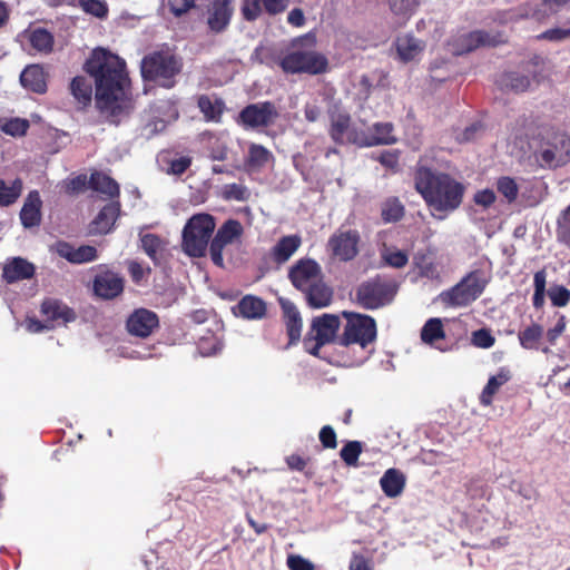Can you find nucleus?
I'll return each instance as SVG.
<instances>
[{
    "instance_id": "1",
    "label": "nucleus",
    "mask_w": 570,
    "mask_h": 570,
    "mask_svg": "<svg viewBox=\"0 0 570 570\" xmlns=\"http://www.w3.org/2000/svg\"><path fill=\"white\" fill-rule=\"evenodd\" d=\"M85 70L95 79L97 108L111 116L120 115L130 94L126 61L107 49L96 48Z\"/></svg>"
},
{
    "instance_id": "2",
    "label": "nucleus",
    "mask_w": 570,
    "mask_h": 570,
    "mask_svg": "<svg viewBox=\"0 0 570 570\" xmlns=\"http://www.w3.org/2000/svg\"><path fill=\"white\" fill-rule=\"evenodd\" d=\"M414 188L431 210V215L442 220L458 209L464 197L465 187L450 174L419 166L414 173Z\"/></svg>"
},
{
    "instance_id": "3",
    "label": "nucleus",
    "mask_w": 570,
    "mask_h": 570,
    "mask_svg": "<svg viewBox=\"0 0 570 570\" xmlns=\"http://www.w3.org/2000/svg\"><path fill=\"white\" fill-rule=\"evenodd\" d=\"M316 36L307 32L291 41L286 53L279 60V67L285 73L321 75L327 71L328 60L316 50Z\"/></svg>"
},
{
    "instance_id": "4",
    "label": "nucleus",
    "mask_w": 570,
    "mask_h": 570,
    "mask_svg": "<svg viewBox=\"0 0 570 570\" xmlns=\"http://www.w3.org/2000/svg\"><path fill=\"white\" fill-rule=\"evenodd\" d=\"M183 58L170 50H156L146 55L140 63L141 77L145 81L158 83L160 87L171 89L176 85V77L181 73Z\"/></svg>"
},
{
    "instance_id": "5",
    "label": "nucleus",
    "mask_w": 570,
    "mask_h": 570,
    "mask_svg": "<svg viewBox=\"0 0 570 570\" xmlns=\"http://www.w3.org/2000/svg\"><path fill=\"white\" fill-rule=\"evenodd\" d=\"M216 228V219L208 213L193 215L185 224L181 233V246L190 257L205 256L213 233Z\"/></svg>"
},
{
    "instance_id": "6",
    "label": "nucleus",
    "mask_w": 570,
    "mask_h": 570,
    "mask_svg": "<svg viewBox=\"0 0 570 570\" xmlns=\"http://www.w3.org/2000/svg\"><path fill=\"white\" fill-rule=\"evenodd\" d=\"M397 289L393 278L377 274L358 285L356 303L365 309H379L393 302Z\"/></svg>"
},
{
    "instance_id": "7",
    "label": "nucleus",
    "mask_w": 570,
    "mask_h": 570,
    "mask_svg": "<svg viewBox=\"0 0 570 570\" xmlns=\"http://www.w3.org/2000/svg\"><path fill=\"white\" fill-rule=\"evenodd\" d=\"M342 316L346 320V324L342 335L337 337L338 345L358 344L366 347L376 340V322L372 316L347 311L342 312Z\"/></svg>"
},
{
    "instance_id": "8",
    "label": "nucleus",
    "mask_w": 570,
    "mask_h": 570,
    "mask_svg": "<svg viewBox=\"0 0 570 570\" xmlns=\"http://www.w3.org/2000/svg\"><path fill=\"white\" fill-rule=\"evenodd\" d=\"M487 281L479 271L470 272L456 285L441 293V299L449 306L464 307L476 301L483 293Z\"/></svg>"
},
{
    "instance_id": "9",
    "label": "nucleus",
    "mask_w": 570,
    "mask_h": 570,
    "mask_svg": "<svg viewBox=\"0 0 570 570\" xmlns=\"http://www.w3.org/2000/svg\"><path fill=\"white\" fill-rule=\"evenodd\" d=\"M279 111L273 101L265 100L245 106L238 114L236 122L244 129H258L273 126Z\"/></svg>"
},
{
    "instance_id": "10",
    "label": "nucleus",
    "mask_w": 570,
    "mask_h": 570,
    "mask_svg": "<svg viewBox=\"0 0 570 570\" xmlns=\"http://www.w3.org/2000/svg\"><path fill=\"white\" fill-rule=\"evenodd\" d=\"M244 234V227L237 219L229 218L217 229L209 245V254L212 262L224 267L223 250L227 245L239 240Z\"/></svg>"
},
{
    "instance_id": "11",
    "label": "nucleus",
    "mask_w": 570,
    "mask_h": 570,
    "mask_svg": "<svg viewBox=\"0 0 570 570\" xmlns=\"http://www.w3.org/2000/svg\"><path fill=\"white\" fill-rule=\"evenodd\" d=\"M361 235L356 229L336 230L327 242L332 256L340 262H351L360 253Z\"/></svg>"
},
{
    "instance_id": "12",
    "label": "nucleus",
    "mask_w": 570,
    "mask_h": 570,
    "mask_svg": "<svg viewBox=\"0 0 570 570\" xmlns=\"http://www.w3.org/2000/svg\"><path fill=\"white\" fill-rule=\"evenodd\" d=\"M125 278L109 268H101L92 282V291L101 299L110 301L124 293Z\"/></svg>"
},
{
    "instance_id": "13",
    "label": "nucleus",
    "mask_w": 570,
    "mask_h": 570,
    "mask_svg": "<svg viewBox=\"0 0 570 570\" xmlns=\"http://www.w3.org/2000/svg\"><path fill=\"white\" fill-rule=\"evenodd\" d=\"M288 278L293 286L303 293L322 278V268L312 258H301L289 268Z\"/></svg>"
},
{
    "instance_id": "14",
    "label": "nucleus",
    "mask_w": 570,
    "mask_h": 570,
    "mask_svg": "<svg viewBox=\"0 0 570 570\" xmlns=\"http://www.w3.org/2000/svg\"><path fill=\"white\" fill-rule=\"evenodd\" d=\"M394 126L392 122H376L373 125V134L352 130L348 135V144L358 147H373L379 145H392L396 142L393 136Z\"/></svg>"
},
{
    "instance_id": "15",
    "label": "nucleus",
    "mask_w": 570,
    "mask_h": 570,
    "mask_svg": "<svg viewBox=\"0 0 570 570\" xmlns=\"http://www.w3.org/2000/svg\"><path fill=\"white\" fill-rule=\"evenodd\" d=\"M159 327L158 315L148 308H136L126 321V328L132 336L146 338Z\"/></svg>"
},
{
    "instance_id": "16",
    "label": "nucleus",
    "mask_w": 570,
    "mask_h": 570,
    "mask_svg": "<svg viewBox=\"0 0 570 570\" xmlns=\"http://www.w3.org/2000/svg\"><path fill=\"white\" fill-rule=\"evenodd\" d=\"M206 13L209 31L222 33L230 24L234 14V0H210Z\"/></svg>"
},
{
    "instance_id": "17",
    "label": "nucleus",
    "mask_w": 570,
    "mask_h": 570,
    "mask_svg": "<svg viewBox=\"0 0 570 570\" xmlns=\"http://www.w3.org/2000/svg\"><path fill=\"white\" fill-rule=\"evenodd\" d=\"M289 6V0H243L240 13L245 21H256L263 12L268 16L283 13Z\"/></svg>"
},
{
    "instance_id": "18",
    "label": "nucleus",
    "mask_w": 570,
    "mask_h": 570,
    "mask_svg": "<svg viewBox=\"0 0 570 570\" xmlns=\"http://www.w3.org/2000/svg\"><path fill=\"white\" fill-rule=\"evenodd\" d=\"M327 114L330 118L328 135L331 139L337 145H343L345 141L348 142L350 132L356 130L352 127L351 115L342 109L340 102L331 106Z\"/></svg>"
},
{
    "instance_id": "19",
    "label": "nucleus",
    "mask_w": 570,
    "mask_h": 570,
    "mask_svg": "<svg viewBox=\"0 0 570 570\" xmlns=\"http://www.w3.org/2000/svg\"><path fill=\"white\" fill-rule=\"evenodd\" d=\"M121 210L119 200H112L105 205L89 225L90 235H106L110 233Z\"/></svg>"
},
{
    "instance_id": "20",
    "label": "nucleus",
    "mask_w": 570,
    "mask_h": 570,
    "mask_svg": "<svg viewBox=\"0 0 570 570\" xmlns=\"http://www.w3.org/2000/svg\"><path fill=\"white\" fill-rule=\"evenodd\" d=\"M56 253L67 259L71 264H85L94 262L98 258V252L96 247L91 245H81L75 248L70 243L65 240L57 242Z\"/></svg>"
},
{
    "instance_id": "21",
    "label": "nucleus",
    "mask_w": 570,
    "mask_h": 570,
    "mask_svg": "<svg viewBox=\"0 0 570 570\" xmlns=\"http://www.w3.org/2000/svg\"><path fill=\"white\" fill-rule=\"evenodd\" d=\"M40 313L48 324L55 323H69L76 320V314L72 308L67 306L60 299L46 298L41 303Z\"/></svg>"
},
{
    "instance_id": "22",
    "label": "nucleus",
    "mask_w": 570,
    "mask_h": 570,
    "mask_svg": "<svg viewBox=\"0 0 570 570\" xmlns=\"http://www.w3.org/2000/svg\"><path fill=\"white\" fill-rule=\"evenodd\" d=\"M340 325V317L334 314H323L320 317H315L312 322V332L315 333L314 341H318L320 344L337 341L338 336L336 334Z\"/></svg>"
},
{
    "instance_id": "23",
    "label": "nucleus",
    "mask_w": 570,
    "mask_h": 570,
    "mask_svg": "<svg viewBox=\"0 0 570 570\" xmlns=\"http://www.w3.org/2000/svg\"><path fill=\"white\" fill-rule=\"evenodd\" d=\"M233 314L245 320H261L266 315L267 306L264 299L255 295H245L235 306Z\"/></svg>"
},
{
    "instance_id": "24",
    "label": "nucleus",
    "mask_w": 570,
    "mask_h": 570,
    "mask_svg": "<svg viewBox=\"0 0 570 570\" xmlns=\"http://www.w3.org/2000/svg\"><path fill=\"white\" fill-rule=\"evenodd\" d=\"M35 275V266L22 257H14L4 264L2 278L9 283H16L21 279H29Z\"/></svg>"
},
{
    "instance_id": "25",
    "label": "nucleus",
    "mask_w": 570,
    "mask_h": 570,
    "mask_svg": "<svg viewBox=\"0 0 570 570\" xmlns=\"http://www.w3.org/2000/svg\"><path fill=\"white\" fill-rule=\"evenodd\" d=\"M302 238L299 235H287L281 237L271 249V258L276 265L285 264L299 248Z\"/></svg>"
},
{
    "instance_id": "26",
    "label": "nucleus",
    "mask_w": 570,
    "mask_h": 570,
    "mask_svg": "<svg viewBox=\"0 0 570 570\" xmlns=\"http://www.w3.org/2000/svg\"><path fill=\"white\" fill-rule=\"evenodd\" d=\"M41 205L40 195L37 190H31L20 210L21 224L26 228L38 226L41 222Z\"/></svg>"
},
{
    "instance_id": "27",
    "label": "nucleus",
    "mask_w": 570,
    "mask_h": 570,
    "mask_svg": "<svg viewBox=\"0 0 570 570\" xmlns=\"http://www.w3.org/2000/svg\"><path fill=\"white\" fill-rule=\"evenodd\" d=\"M197 107L207 122H220L225 111V101L216 96L199 95Z\"/></svg>"
},
{
    "instance_id": "28",
    "label": "nucleus",
    "mask_w": 570,
    "mask_h": 570,
    "mask_svg": "<svg viewBox=\"0 0 570 570\" xmlns=\"http://www.w3.org/2000/svg\"><path fill=\"white\" fill-rule=\"evenodd\" d=\"M283 317L288 335V343L296 344L301 338L302 317L296 306L289 301H281Z\"/></svg>"
},
{
    "instance_id": "29",
    "label": "nucleus",
    "mask_w": 570,
    "mask_h": 570,
    "mask_svg": "<svg viewBox=\"0 0 570 570\" xmlns=\"http://www.w3.org/2000/svg\"><path fill=\"white\" fill-rule=\"evenodd\" d=\"M88 185L92 190L105 195L107 198L111 199V202L118 200L120 196L119 184L102 171L91 173Z\"/></svg>"
},
{
    "instance_id": "30",
    "label": "nucleus",
    "mask_w": 570,
    "mask_h": 570,
    "mask_svg": "<svg viewBox=\"0 0 570 570\" xmlns=\"http://www.w3.org/2000/svg\"><path fill=\"white\" fill-rule=\"evenodd\" d=\"M303 294L312 308L327 307L333 301V289L322 278L305 289Z\"/></svg>"
},
{
    "instance_id": "31",
    "label": "nucleus",
    "mask_w": 570,
    "mask_h": 570,
    "mask_svg": "<svg viewBox=\"0 0 570 570\" xmlns=\"http://www.w3.org/2000/svg\"><path fill=\"white\" fill-rule=\"evenodd\" d=\"M406 484L403 472L395 468L387 469L380 479V485L387 498H396L402 494Z\"/></svg>"
},
{
    "instance_id": "32",
    "label": "nucleus",
    "mask_w": 570,
    "mask_h": 570,
    "mask_svg": "<svg viewBox=\"0 0 570 570\" xmlns=\"http://www.w3.org/2000/svg\"><path fill=\"white\" fill-rule=\"evenodd\" d=\"M20 82L26 89L36 94H45L47 91L46 73L39 65L26 67L20 75Z\"/></svg>"
},
{
    "instance_id": "33",
    "label": "nucleus",
    "mask_w": 570,
    "mask_h": 570,
    "mask_svg": "<svg viewBox=\"0 0 570 570\" xmlns=\"http://www.w3.org/2000/svg\"><path fill=\"white\" fill-rule=\"evenodd\" d=\"M395 47L400 60L409 62L422 53L425 45L411 35H404L396 38Z\"/></svg>"
},
{
    "instance_id": "34",
    "label": "nucleus",
    "mask_w": 570,
    "mask_h": 570,
    "mask_svg": "<svg viewBox=\"0 0 570 570\" xmlns=\"http://www.w3.org/2000/svg\"><path fill=\"white\" fill-rule=\"evenodd\" d=\"M510 379L511 373L507 367H501L495 375L490 376L480 395L481 405L490 406L493 402V396Z\"/></svg>"
},
{
    "instance_id": "35",
    "label": "nucleus",
    "mask_w": 570,
    "mask_h": 570,
    "mask_svg": "<svg viewBox=\"0 0 570 570\" xmlns=\"http://www.w3.org/2000/svg\"><path fill=\"white\" fill-rule=\"evenodd\" d=\"M391 13L400 24H405L417 11L421 0H385Z\"/></svg>"
},
{
    "instance_id": "36",
    "label": "nucleus",
    "mask_w": 570,
    "mask_h": 570,
    "mask_svg": "<svg viewBox=\"0 0 570 570\" xmlns=\"http://www.w3.org/2000/svg\"><path fill=\"white\" fill-rule=\"evenodd\" d=\"M28 40L38 52L48 55L52 52L55 45L53 35L46 28L38 27L29 31Z\"/></svg>"
},
{
    "instance_id": "37",
    "label": "nucleus",
    "mask_w": 570,
    "mask_h": 570,
    "mask_svg": "<svg viewBox=\"0 0 570 570\" xmlns=\"http://www.w3.org/2000/svg\"><path fill=\"white\" fill-rule=\"evenodd\" d=\"M273 158V154L263 145L250 144L245 158V166L248 169L257 170L265 167Z\"/></svg>"
},
{
    "instance_id": "38",
    "label": "nucleus",
    "mask_w": 570,
    "mask_h": 570,
    "mask_svg": "<svg viewBox=\"0 0 570 570\" xmlns=\"http://www.w3.org/2000/svg\"><path fill=\"white\" fill-rule=\"evenodd\" d=\"M70 92L82 108L91 104L92 85L86 77L76 76L70 82Z\"/></svg>"
},
{
    "instance_id": "39",
    "label": "nucleus",
    "mask_w": 570,
    "mask_h": 570,
    "mask_svg": "<svg viewBox=\"0 0 570 570\" xmlns=\"http://www.w3.org/2000/svg\"><path fill=\"white\" fill-rule=\"evenodd\" d=\"M405 215V207L402 202L395 197H387L381 205V218L384 223H397Z\"/></svg>"
},
{
    "instance_id": "40",
    "label": "nucleus",
    "mask_w": 570,
    "mask_h": 570,
    "mask_svg": "<svg viewBox=\"0 0 570 570\" xmlns=\"http://www.w3.org/2000/svg\"><path fill=\"white\" fill-rule=\"evenodd\" d=\"M141 248L155 263H159V254L165 249L166 242L156 234L147 233L140 235Z\"/></svg>"
},
{
    "instance_id": "41",
    "label": "nucleus",
    "mask_w": 570,
    "mask_h": 570,
    "mask_svg": "<svg viewBox=\"0 0 570 570\" xmlns=\"http://www.w3.org/2000/svg\"><path fill=\"white\" fill-rule=\"evenodd\" d=\"M22 189L23 183L20 178H16L10 185L0 179V207L13 205L21 196Z\"/></svg>"
},
{
    "instance_id": "42",
    "label": "nucleus",
    "mask_w": 570,
    "mask_h": 570,
    "mask_svg": "<svg viewBox=\"0 0 570 570\" xmlns=\"http://www.w3.org/2000/svg\"><path fill=\"white\" fill-rule=\"evenodd\" d=\"M542 336L543 327L537 323H532L518 334L520 345L525 350H538Z\"/></svg>"
},
{
    "instance_id": "43",
    "label": "nucleus",
    "mask_w": 570,
    "mask_h": 570,
    "mask_svg": "<svg viewBox=\"0 0 570 570\" xmlns=\"http://www.w3.org/2000/svg\"><path fill=\"white\" fill-rule=\"evenodd\" d=\"M500 85L515 92H524L529 89L531 80L525 75L509 71L501 75Z\"/></svg>"
},
{
    "instance_id": "44",
    "label": "nucleus",
    "mask_w": 570,
    "mask_h": 570,
    "mask_svg": "<svg viewBox=\"0 0 570 570\" xmlns=\"http://www.w3.org/2000/svg\"><path fill=\"white\" fill-rule=\"evenodd\" d=\"M30 127L26 118L11 117L0 119V130L12 137H23Z\"/></svg>"
},
{
    "instance_id": "45",
    "label": "nucleus",
    "mask_w": 570,
    "mask_h": 570,
    "mask_svg": "<svg viewBox=\"0 0 570 570\" xmlns=\"http://www.w3.org/2000/svg\"><path fill=\"white\" fill-rule=\"evenodd\" d=\"M444 336L445 333L440 318H430L421 330V340L429 345H433L439 340L444 338Z\"/></svg>"
},
{
    "instance_id": "46",
    "label": "nucleus",
    "mask_w": 570,
    "mask_h": 570,
    "mask_svg": "<svg viewBox=\"0 0 570 570\" xmlns=\"http://www.w3.org/2000/svg\"><path fill=\"white\" fill-rule=\"evenodd\" d=\"M381 259L384 265L393 268H403L409 263V255L404 250L384 245L383 249L381 250Z\"/></svg>"
},
{
    "instance_id": "47",
    "label": "nucleus",
    "mask_w": 570,
    "mask_h": 570,
    "mask_svg": "<svg viewBox=\"0 0 570 570\" xmlns=\"http://www.w3.org/2000/svg\"><path fill=\"white\" fill-rule=\"evenodd\" d=\"M483 46H494L493 39L485 31H472L462 38V47L466 52L473 51Z\"/></svg>"
},
{
    "instance_id": "48",
    "label": "nucleus",
    "mask_w": 570,
    "mask_h": 570,
    "mask_svg": "<svg viewBox=\"0 0 570 570\" xmlns=\"http://www.w3.org/2000/svg\"><path fill=\"white\" fill-rule=\"evenodd\" d=\"M534 294L532 303L535 308H541L544 305L547 273L546 269H540L533 276Z\"/></svg>"
},
{
    "instance_id": "49",
    "label": "nucleus",
    "mask_w": 570,
    "mask_h": 570,
    "mask_svg": "<svg viewBox=\"0 0 570 570\" xmlns=\"http://www.w3.org/2000/svg\"><path fill=\"white\" fill-rule=\"evenodd\" d=\"M497 189L507 199L508 203H513L518 198L519 186L517 181L509 176H502L498 178Z\"/></svg>"
},
{
    "instance_id": "50",
    "label": "nucleus",
    "mask_w": 570,
    "mask_h": 570,
    "mask_svg": "<svg viewBox=\"0 0 570 570\" xmlns=\"http://www.w3.org/2000/svg\"><path fill=\"white\" fill-rule=\"evenodd\" d=\"M361 453L362 443L360 441H348L340 451L341 459L348 466H357Z\"/></svg>"
},
{
    "instance_id": "51",
    "label": "nucleus",
    "mask_w": 570,
    "mask_h": 570,
    "mask_svg": "<svg viewBox=\"0 0 570 570\" xmlns=\"http://www.w3.org/2000/svg\"><path fill=\"white\" fill-rule=\"evenodd\" d=\"M249 195L246 186L236 183L225 185L222 193L224 199L237 202H246Z\"/></svg>"
},
{
    "instance_id": "52",
    "label": "nucleus",
    "mask_w": 570,
    "mask_h": 570,
    "mask_svg": "<svg viewBox=\"0 0 570 570\" xmlns=\"http://www.w3.org/2000/svg\"><path fill=\"white\" fill-rule=\"evenodd\" d=\"M81 9L89 14H92L99 19H104L108 16V6L102 0H78Z\"/></svg>"
},
{
    "instance_id": "53",
    "label": "nucleus",
    "mask_w": 570,
    "mask_h": 570,
    "mask_svg": "<svg viewBox=\"0 0 570 570\" xmlns=\"http://www.w3.org/2000/svg\"><path fill=\"white\" fill-rule=\"evenodd\" d=\"M548 295L556 307H564L570 302V291L562 285L551 286Z\"/></svg>"
},
{
    "instance_id": "54",
    "label": "nucleus",
    "mask_w": 570,
    "mask_h": 570,
    "mask_svg": "<svg viewBox=\"0 0 570 570\" xmlns=\"http://www.w3.org/2000/svg\"><path fill=\"white\" fill-rule=\"evenodd\" d=\"M570 205L562 212L557 223V239L559 242H570Z\"/></svg>"
},
{
    "instance_id": "55",
    "label": "nucleus",
    "mask_w": 570,
    "mask_h": 570,
    "mask_svg": "<svg viewBox=\"0 0 570 570\" xmlns=\"http://www.w3.org/2000/svg\"><path fill=\"white\" fill-rule=\"evenodd\" d=\"M495 338L487 328H480L472 333V344L480 348H490L494 345Z\"/></svg>"
},
{
    "instance_id": "56",
    "label": "nucleus",
    "mask_w": 570,
    "mask_h": 570,
    "mask_svg": "<svg viewBox=\"0 0 570 570\" xmlns=\"http://www.w3.org/2000/svg\"><path fill=\"white\" fill-rule=\"evenodd\" d=\"M223 345L215 336L202 337L198 343V350L203 355H214L222 350Z\"/></svg>"
},
{
    "instance_id": "57",
    "label": "nucleus",
    "mask_w": 570,
    "mask_h": 570,
    "mask_svg": "<svg viewBox=\"0 0 570 570\" xmlns=\"http://www.w3.org/2000/svg\"><path fill=\"white\" fill-rule=\"evenodd\" d=\"M318 439L324 449H335L337 446V435L331 425H324L320 430Z\"/></svg>"
},
{
    "instance_id": "58",
    "label": "nucleus",
    "mask_w": 570,
    "mask_h": 570,
    "mask_svg": "<svg viewBox=\"0 0 570 570\" xmlns=\"http://www.w3.org/2000/svg\"><path fill=\"white\" fill-rule=\"evenodd\" d=\"M286 564L289 570H315L314 563L299 554H288Z\"/></svg>"
},
{
    "instance_id": "59",
    "label": "nucleus",
    "mask_w": 570,
    "mask_h": 570,
    "mask_svg": "<svg viewBox=\"0 0 570 570\" xmlns=\"http://www.w3.org/2000/svg\"><path fill=\"white\" fill-rule=\"evenodd\" d=\"M190 165L191 158L189 156H181L169 161V168L167 173L170 175L180 176L190 167Z\"/></svg>"
},
{
    "instance_id": "60",
    "label": "nucleus",
    "mask_w": 570,
    "mask_h": 570,
    "mask_svg": "<svg viewBox=\"0 0 570 570\" xmlns=\"http://www.w3.org/2000/svg\"><path fill=\"white\" fill-rule=\"evenodd\" d=\"M197 0H180V2L169 1V11L176 17L180 18L186 14L189 10L196 7Z\"/></svg>"
},
{
    "instance_id": "61",
    "label": "nucleus",
    "mask_w": 570,
    "mask_h": 570,
    "mask_svg": "<svg viewBox=\"0 0 570 570\" xmlns=\"http://www.w3.org/2000/svg\"><path fill=\"white\" fill-rule=\"evenodd\" d=\"M538 38L549 41H562L570 38V28H552L542 32Z\"/></svg>"
},
{
    "instance_id": "62",
    "label": "nucleus",
    "mask_w": 570,
    "mask_h": 570,
    "mask_svg": "<svg viewBox=\"0 0 570 570\" xmlns=\"http://www.w3.org/2000/svg\"><path fill=\"white\" fill-rule=\"evenodd\" d=\"M474 203L484 208L492 206L497 199V196L492 189H482L475 193Z\"/></svg>"
},
{
    "instance_id": "63",
    "label": "nucleus",
    "mask_w": 570,
    "mask_h": 570,
    "mask_svg": "<svg viewBox=\"0 0 570 570\" xmlns=\"http://www.w3.org/2000/svg\"><path fill=\"white\" fill-rule=\"evenodd\" d=\"M309 459H305L298 454H291L286 458L287 466L293 471L303 472L308 463Z\"/></svg>"
},
{
    "instance_id": "64",
    "label": "nucleus",
    "mask_w": 570,
    "mask_h": 570,
    "mask_svg": "<svg viewBox=\"0 0 570 570\" xmlns=\"http://www.w3.org/2000/svg\"><path fill=\"white\" fill-rule=\"evenodd\" d=\"M348 570H373L370 560L363 554L354 553L350 561Z\"/></svg>"
}]
</instances>
